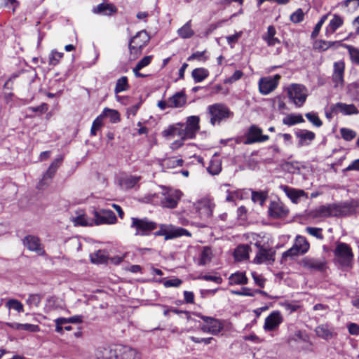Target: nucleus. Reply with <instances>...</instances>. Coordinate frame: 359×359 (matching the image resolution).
Segmentation results:
<instances>
[{
	"instance_id": "obj_1",
	"label": "nucleus",
	"mask_w": 359,
	"mask_h": 359,
	"mask_svg": "<svg viewBox=\"0 0 359 359\" xmlns=\"http://www.w3.org/2000/svg\"><path fill=\"white\" fill-rule=\"evenodd\" d=\"M333 253L334 262L341 268L347 269L352 267L353 254L348 244L341 242L337 243Z\"/></svg>"
},
{
	"instance_id": "obj_2",
	"label": "nucleus",
	"mask_w": 359,
	"mask_h": 359,
	"mask_svg": "<svg viewBox=\"0 0 359 359\" xmlns=\"http://www.w3.org/2000/svg\"><path fill=\"white\" fill-rule=\"evenodd\" d=\"M310 248V244L304 236L297 235L292 246L282 254L281 262H285L287 259H294L296 257L306 254Z\"/></svg>"
},
{
	"instance_id": "obj_3",
	"label": "nucleus",
	"mask_w": 359,
	"mask_h": 359,
	"mask_svg": "<svg viewBox=\"0 0 359 359\" xmlns=\"http://www.w3.org/2000/svg\"><path fill=\"white\" fill-rule=\"evenodd\" d=\"M150 41V36L145 30L138 32L131 38L129 43L130 57L131 60L137 59L142 52V49Z\"/></svg>"
},
{
	"instance_id": "obj_4",
	"label": "nucleus",
	"mask_w": 359,
	"mask_h": 359,
	"mask_svg": "<svg viewBox=\"0 0 359 359\" xmlns=\"http://www.w3.org/2000/svg\"><path fill=\"white\" fill-rule=\"evenodd\" d=\"M208 113L210 116V122L212 126L219 124L229 117L233 116V113L229 107L221 103H216L208 106Z\"/></svg>"
},
{
	"instance_id": "obj_5",
	"label": "nucleus",
	"mask_w": 359,
	"mask_h": 359,
	"mask_svg": "<svg viewBox=\"0 0 359 359\" xmlns=\"http://www.w3.org/2000/svg\"><path fill=\"white\" fill-rule=\"evenodd\" d=\"M131 221L130 227L135 229V236H148L151 231L157 228V224L147 217H132Z\"/></svg>"
},
{
	"instance_id": "obj_6",
	"label": "nucleus",
	"mask_w": 359,
	"mask_h": 359,
	"mask_svg": "<svg viewBox=\"0 0 359 359\" xmlns=\"http://www.w3.org/2000/svg\"><path fill=\"white\" fill-rule=\"evenodd\" d=\"M289 98L297 107H301L305 102L307 97V90L301 84H292L287 88Z\"/></svg>"
},
{
	"instance_id": "obj_7",
	"label": "nucleus",
	"mask_w": 359,
	"mask_h": 359,
	"mask_svg": "<svg viewBox=\"0 0 359 359\" xmlns=\"http://www.w3.org/2000/svg\"><path fill=\"white\" fill-rule=\"evenodd\" d=\"M184 125L182 123H175L169 126L163 132V136L171 139L175 137L180 138V141H176L172 144V148H177L182 145V141L185 140V135L183 130Z\"/></svg>"
},
{
	"instance_id": "obj_8",
	"label": "nucleus",
	"mask_w": 359,
	"mask_h": 359,
	"mask_svg": "<svg viewBox=\"0 0 359 359\" xmlns=\"http://www.w3.org/2000/svg\"><path fill=\"white\" fill-rule=\"evenodd\" d=\"M269 139V135L262 134V129L256 125H252L245 133V144L264 142Z\"/></svg>"
},
{
	"instance_id": "obj_9",
	"label": "nucleus",
	"mask_w": 359,
	"mask_h": 359,
	"mask_svg": "<svg viewBox=\"0 0 359 359\" xmlns=\"http://www.w3.org/2000/svg\"><path fill=\"white\" fill-rule=\"evenodd\" d=\"M326 259L325 257H305L302 258L299 264L304 269L309 271H323L326 266Z\"/></svg>"
},
{
	"instance_id": "obj_10",
	"label": "nucleus",
	"mask_w": 359,
	"mask_h": 359,
	"mask_svg": "<svg viewBox=\"0 0 359 359\" xmlns=\"http://www.w3.org/2000/svg\"><path fill=\"white\" fill-rule=\"evenodd\" d=\"M280 76L276 74L273 76H266L259 79V89L262 95H268L278 86Z\"/></svg>"
},
{
	"instance_id": "obj_11",
	"label": "nucleus",
	"mask_w": 359,
	"mask_h": 359,
	"mask_svg": "<svg viewBox=\"0 0 359 359\" xmlns=\"http://www.w3.org/2000/svg\"><path fill=\"white\" fill-rule=\"evenodd\" d=\"M283 321V318L280 312L278 311H274L265 318L263 328L266 332L275 331L278 328Z\"/></svg>"
},
{
	"instance_id": "obj_12",
	"label": "nucleus",
	"mask_w": 359,
	"mask_h": 359,
	"mask_svg": "<svg viewBox=\"0 0 359 359\" xmlns=\"http://www.w3.org/2000/svg\"><path fill=\"white\" fill-rule=\"evenodd\" d=\"M200 118L198 116H191L187 118L186 126L183 128L185 139H193L200 129Z\"/></svg>"
},
{
	"instance_id": "obj_13",
	"label": "nucleus",
	"mask_w": 359,
	"mask_h": 359,
	"mask_svg": "<svg viewBox=\"0 0 359 359\" xmlns=\"http://www.w3.org/2000/svg\"><path fill=\"white\" fill-rule=\"evenodd\" d=\"M95 224H114L116 223L117 218L114 212L109 210L102 209L94 213Z\"/></svg>"
},
{
	"instance_id": "obj_14",
	"label": "nucleus",
	"mask_w": 359,
	"mask_h": 359,
	"mask_svg": "<svg viewBox=\"0 0 359 359\" xmlns=\"http://www.w3.org/2000/svg\"><path fill=\"white\" fill-rule=\"evenodd\" d=\"M269 215L273 219L285 217L289 212L287 208L280 201H271L269 207Z\"/></svg>"
},
{
	"instance_id": "obj_15",
	"label": "nucleus",
	"mask_w": 359,
	"mask_h": 359,
	"mask_svg": "<svg viewBox=\"0 0 359 359\" xmlns=\"http://www.w3.org/2000/svg\"><path fill=\"white\" fill-rule=\"evenodd\" d=\"M182 192L179 190H169L164 194V198L161 200V205L164 208H174L182 197Z\"/></svg>"
},
{
	"instance_id": "obj_16",
	"label": "nucleus",
	"mask_w": 359,
	"mask_h": 359,
	"mask_svg": "<svg viewBox=\"0 0 359 359\" xmlns=\"http://www.w3.org/2000/svg\"><path fill=\"white\" fill-rule=\"evenodd\" d=\"M141 353L136 349L126 346L116 348V359H141Z\"/></svg>"
},
{
	"instance_id": "obj_17",
	"label": "nucleus",
	"mask_w": 359,
	"mask_h": 359,
	"mask_svg": "<svg viewBox=\"0 0 359 359\" xmlns=\"http://www.w3.org/2000/svg\"><path fill=\"white\" fill-rule=\"evenodd\" d=\"M255 245L259 248L254 262L257 264L273 262L274 261L275 252L272 249H266L256 243Z\"/></svg>"
},
{
	"instance_id": "obj_18",
	"label": "nucleus",
	"mask_w": 359,
	"mask_h": 359,
	"mask_svg": "<svg viewBox=\"0 0 359 359\" xmlns=\"http://www.w3.org/2000/svg\"><path fill=\"white\" fill-rule=\"evenodd\" d=\"M215 204L209 198H203L198 201L196 208L201 218L210 217L212 214Z\"/></svg>"
},
{
	"instance_id": "obj_19",
	"label": "nucleus",
	"mask_w": 359,
	"mask_h": 359,
	"mask_svg": "<svg viewBox=\"0 0 359 359\" xmlns=\"http://www.w3.org/2000/svg\"><path fill=\"white\" fill-rule=\"evenodd\" d=\"M22 242L24 245L29 250L36 252L39 255H43L44 253L40 239L37 236L32 235L27 236L24 238Z\"/></svg>"
},
{
	"instance_id": "obj_20",
	"label": "nucleus",
	"mask_w": 359,
	"mask_h": 359,
	"mask_svg": "<svg viewBox=\"0 0 359 359\" xmlns=\"http://www.w3.org/2000/svg\"><path fill=\"white\" fill-rule=\"evenodd\" d=\"M280 189L284 191L286 196L294 203H298L300 198L302 197L307 198V194L304 190L294 189L287 185H281Z\"/></svg>"
},
{
	"instance_id": "obj_21",
	"label": "nucleus",
	"mask_w": 359,
	"mask_h": 359,
	"mask_svg": "<svg viewBox=\"0 0 359 359\" xmlns=\"http://www.w3.org/2000/svg\"><path fill=\"white\" fill-rule=\"evenodd\" d=\"M345 65L343 61L334 63V72L332 76L334 87L342 86L344 84V74Z\"/></svg>"
},
{
	"instance_id": "obj_22",
	"label": "nucleus",
	"mask_w": 359,
	"mask_h": 359,
	"mask_svg": "<svg viewBox=\"0 0 359 359\" xmlns=\"http://www.w3.org/2000/svg\"><path fill=\"white\" fill-rule=\"evenodd\" d=\"M294 134L299 140V147L309 145L316 137V135L313 132L304 129H299L295 131Z\"/></svg>"
},
{
	"instance_id": "obj_23",
	"label": "nucleus",
	"mask_w": 359,
	"mask_h": 359,
	"mask_svg": "<svg viewBox=\"0 0 359 359\" xmlns=\"http://www.w3.org/2000/svg\"><path fill=\"white\" fill-rule=\"evenodd\" d=\"M332 110L336 113H341L344 116L358 114L359 111L353 104H347L343 102H337L332 106Z\"/></svg>"
},
{
	"instance_id": "obj_24",
	"label": "nucleus",
	"mask_w": 359,
	"mask_h": 359,
	"mask_svg": "<svg viewBox=\"0 0 359 359\" xmlns=\"http://www.w3.org/2000/svg\"><path fill=\"white\" fill-rule=\"evenodd\" d=\"M141 180V176L125 175L118 180L119 186L123 189L133 188Z\"/></svg>"
},
{
	"instance_id": "obj_25",
	"label": "nucleus",
	"mask_w": 359,
	"mask_h": 359,
	"mask_svg": "<svg viewBox=\"0 0 359 359\" xmlns=\"http://www.w3.org/2000/svg\"><path fill=\"white\" fill-rule=\"evenodd\" d=\"M62 161V158H56L49 166L48 169L43 175L41 182H39V186L42 187L44 184L48 183V180L52 179V177L55 174L57 168L60 167V163Z\"/></svg>"
},
{
	"instance_id": "obj_26",
	"label": "nucleus",
	"mask_w": 359,
	"mask_h": 359,
	"mask_svg": "<svg viewBox=\"0 0 359 359\" xmlns=\"http://www.w3.org/2000/svg\"><path fill=\"white\" fill-rule=\"evenodd\" d=\"M344 24V18L339 15L334 14L325 29V35L330 37L335 31Z\"/></svg>"
},
{
	"instance_id": "obj_27",
	"label": "nucleus",
	"mask_w": 359,
	"mask_h": 359,
	"mask_svg": "<svg viewBox=\"0 0 359 359\" xmlns=\"http://www.w3.org/2000/svg\"><path fill=\"white\" fill-rule=\"evenodd\" d=\"M116 348L111 349L104 346L97 348L94 353L96 359H116Z\"/></svg>"
},
{
	"instance_id": "obj_28",
	"label": "nucleus",
	"mask_w": 359,
	"mask_h": 359,
	"mask_svg": "<svg viewBox=\"0 0 359 359\" xmlns=\"http://www.w3.org/2000/svg\"><path fill=\"white\" fill-rule=\"evenodd\" d=\"M182 236H191V234L185 229L167 225L166 240L178 238Z\"/></svg>"
},
{
	"instance_id": "obj_29",
	"label": "nucleus",
	"mask_w": 359,
	"mask_h": 359,
	"mask_svg": "<svg viewBox=\"0 0 359 359\" xmlns=\"http://www.w3.org/2000/svg\"><path fill=\"white\" fill-rule=\"evenodd\" d=\"M94 13L103 15H111L117 11L116 7L112 4L102 3L98 4L93 10Z\"/></svg>"
},
{
	"instance_id": "obj_30",
	"label": "nucleus",
	"mask_w": 359,
	"mask_h": 359,
	"mask_svg": "<svg viewBox=\"0 0 359 359\" xmlns=\"http://www.w3.org/2000/svg\"><path fill=\"white\" fill-rule=\"evenodd\" d=\"M276 31L273 25H270L267 28V32L262 36V39L265 41L269 46H275L280 44V40L275 36Z\"/></svg>"
},
{
	"instance_id": "obj_31",
	"label": "nucleus",
	"mask_w": 359,
	"mask_h": 359,
	"mask_svg": "<svg viewBox=\"0 0 359 359\" xmlns=\"http://www.w3.org/2000/svg\"><path fill=\"white\" fill-rule=\"evenodd\" d=\"M187 102V97L184 93L178 92L168 99L169 107L179 108L183 107Z\"/></svg>"
},
{
	"instance_id": "obj_32",
	"label": "nucleus",
	"mask_w": 359,
	"mask_h": 359,
	"mask_svg": "<svg viewBox=\"0 0 359 359\" xmlns=\"http://www.w3.org/2000/svg\"><path fill=\"white\" fill-rule=\"evenodd\" d=\"M205 319V323L208 324L210 330H211L210 334L217 335L223 330L224 325L220 320L212 317Z\"/></svg>"
},
{
	"instance_id": "obj_33",
	"label": "nucleus",
	"mask_w": 359,
	"mask_h": 359,
	"mask_svg": "<svg viewBox=\"0 0 359 359\" xmlns=\"http://www.w3.org/2000/svg\"><path fill=\"white\" fill-rule=\"evenodd\" d=\"M333 328L327 324L318 325L315 331L316 334L324 339H330L333 336Z\"/></svg>"
},
{
	"instance_id": "obj_34",
	"label": "nucleus",
	"mask_w": 359,
	"mask_h": 359,
	"mask_svg": "<svg viewBox=\"0 0 359 359\" xmlns=\"http://www.w3.org/2000/svg\"><path fill=\"white\" fill-rule=\"evenodd\" d=\"M230 285H245L248 283V278L243 272H237L231 274L229 278Z\"/></svg>"
},
{
	"instance_id": "obj_35",
	"label": "nucleus",
	"mask_w": 359,
	"mask_h": 359,
	"mask_svg": "<svg viewBox=\"0 0 359 359\" xmlns=\"http://www.w3.org/2000/svg\"><path fill=\"white\" fill-rule=\"evenodd\" d=\"M178 35L182 39H189L194 35V31L191 29V21L189 20L177 30Z\"/></svg>"
},
{
	"instance_id": "obj_36",
	"label": "nucleus",
	"mask_w": 359,
	"mask_h": 359,
	"mask_svg": "<svg viewBox=\"0 0 359 359\" xmlns=\"http://www.w3.org/2000/svg\"><path fill=\"white\" fill-rule=\"evenodd\" d=\"M249 254V247L248 245H239L234 251V257L237 261H243L248 259Z\"/></svg>"
},
{
	"instance_id": "obj_37",
	"label": "nucleus",
	"mask_w": 359,
	"mask_h": 359,
	"mask_svg": "<svg viewBox=\"0 0 359 359\" xmlns=\"http://www.w3.org/2000/svg\"><path fill=\"white\" fill-rule=\"evenodd\" d=\"M333 214V207L331 205H321L314 210V215L318 217H327Z\"/></svg>"
},
{
	"instance_id": "obj_38",
	"label": "nucleus",
	"mask_w": 359,
	"mask_h": 359,
	"mask_svg": "<svg viewBox=\"0 0 359 359\" xmlns=\"http://www.w3.org/2000/svg\"><path fill=\"white\" fill-rule=\"evenodd\" d=\"M207 170L212 175H218L222 170L221 161L217 158H212Z\"/></svg>"
},
{
	"instance_id": "obj_39",
	"label": "nucleus",
	"mask_w": 359,
	"mask_h": 359,
	"mask_svg": "<svg viewBox=\"0 0 359 359\" xmlns=\"http://www.w3.org/2000/svg\"><path fill=\"white\" fill-rule=\"evenodd\" d=\"M191 75L194 81L196 83H199L208 76L209 72L205 68H196L193 70Z\"/></svg>"
},
{
	"instance_id": "obj_40",
	"label": "nucleus",
	"mask_w": 359,
	"mask_h": 359,
	"mask_svg": "<svg viewBox=\"0 0 359 359\" xmlns=\"http://www.w3.org/2000/svg\"><path fill=\"white\" fill-rule=\"evenodd\" d=\"M130 86L128 82V78L126 76H123L116 81L114 93L118 94L121 92L128 90Z\"/></svg>"
},
{
	"instance_id": "obj_41",
	"label": "nucleus",
	"mask_w": 359,
	"mask_h": 359,
	"mask_svg": "<svg viewBox=\"0 0 359 359\" xmlns=\"http://www.w3.org/2000/svg\"><path fill=\"white\" fill-rule=\"evenodd\" d=\"M107 253L104 250H97L90 255V259L93 263L102 264L107 260Z\"/></svg>"
},
{
	"instance_id": "obj_42",
	"label": "nucleus",
	"mask_w": 359,
	"mask_h": 359,
	"mask_svg": "<svg viewBox=\"0 0 359 359\" xmlns=\"http://www.w3.org/2000/svg\"><path fill=\"white\" fill-rule=\"evenodd\" d=\"M183 163L184 161L182 158L172 156L165 159L163 162V165L167 168H175L182 166Z\"/></svg>"
},
{
	"instance_id": "obj_43",
	"label": "nucleus",
	"mask_w": 359,
	"mask_h": 359,
	"mask_svg": "<svg viewBox=\"0 0 359 359\" xmlns=\"http://www.w3.org/2000/svg\"><path fill=\"white\" fill-rule=\"evenodd\" d=\"M304 122L302 115L290 114L283 119V123L287 126H293L299 123Z\"/></svg>"
},
{
	"instance_id": "obj_44",
	"label": "nucleus",
	"mask_w": 359,
	"mask_h": 359,
	"mask_svg": "<svg viewBox=\"0 0 359 359\" xmlns=\"http://www.w3.org/2000/svg\"><path fill=\"white\" fill-rule=\"evenodd\" d=\"M211 259H212V252H211L210 248H208V247L203 248V249L201 253V255H200L198 264L200 265L204 266V265L207 264L208 263H209L210 262Z\"/></svg>"
},
{
	"instance_id": "obj_45",
	"label": "nucleus",
	"mask_w": 359,
	"mask_h": 359,
	"mask_svg": "<svg viewBox=\"0 0 359 359\" xmlns=\"http://www.w3.org/2000/svg\"><path fill=\"white\" fill-rule=\"evenodd\" d=\"M342 46L348 50L352 62L359 65V49L351 45L344 44Z\"/></svg>"
},
{
	"instance_id": "obj_46",
	"label": "nucleus",
	"mask_w": 359,
	"mask_h": 359,
	"mask_svg": "<svg viewBox=\"0 0 359 359\" xmlns=\"http://www.w3.org/2000/svg\"><path fill=\"white\" fill-rule=\"evenodd\" d=\"M6 306L9 309H14L18 313H21L24 311V306L23 304L18 300L15 299H11L8 300V302L6 304Z\"/></svg>"
},
{
	"instance_id": "obj_47",
	"label": "nucleus",
	"mask_w": 359,
	"mask_h": 359,
	"mask_svg": "<svg viewBox=\"0 0 359 359\" xmlns=\"http://www.w3.org/2000/svg\"><path fill=\"white\" fill-rule=\"evenodd\" d=\"M42 296L38 294H31L26 300L27 304L29 307H38L41 303Z\"/></svg>"
},
{
	"instance_id": "obj_48",
	"label": "nucleus",
	"mask_w": 359,
	"mask_h": 359,
	"mask_svg": "<svg viewBox=\"0 0 359 359\" xmlns=\"http://www.w3.org/2000/svg\"><path fill=\"white\" fill-rule=\"evenodd\" d=\"M15 328L20 330H25L30 332H37L40 328L37 325L29 324V323H17Z\"/></svg>"
},
{
	"instance_id": "obj_49",
	"label": "nucleus",
	"mask_w": 359,
	"mask_h": 359,
	"mask_svg": "<svg viewBox=\"0 0 359 359\" xmlns=\"http://www.w3.org/2000/svg\"><path fill=\"white\" fill-rule=\"evenodd\" d=\"M101 115H102V118L104 116L109 117L111 121L112 122H114V123L117 122V121H118L120 120L119 114L115 109H109V108H105L103 110L102 114Z\"/></svg>"
},
{
	"instance_id": "obj_50",
	"label": "nucleus",
	"mask_w": 359,
	"mask_h": 359,
	"mask_svg": "<svg viewBox=\"0 0 359 359\" xmlns=\"http://www.w3.org/2000/svg\"><path fill=\"white\" fill-rule=\"evenodd\" d=\"M63 57V53L57 50H52L49 55V65H57Z\"/></svg>"
},
{
	"instance_id": "obj_51",
	"label": "nucleus",
	"mask_w": 359,
	"mask_h": 359,
	"mask_svg": "<svg viewBox=\"0 0 359 359\" xmlns=\"http://www.w3.org/2000/svg\"><path fill=\"white\" fill-rule=\"evenodd\" d=\"M305 231L311 236L316 237L319 240H323L324 238L323 234V229L317 227H311L308 226L306 228Z\"/></svg>"
},
{
	"instance_id": "obj_52",
	"label": "nucleus",
	"mask_w": 359,
	"mask_h": 359,
	"mask_svg": "<svg viewBox=\"0 0 359 359\" xmlns=\"http://www.w3.org/2000/svg\"><path fill=\"white\" fill-rule=\"evenodd\" d=\"M161 283H162L165 287H178L181 285L182 283V280L180 278H175L172 279L168 280H161Z\"/></svg>"
},
{
	"instance_id": "obj_53",
	"label": "nucleus",
	"mask_w": 359,
	"mask_h": 359,
	"mask_svg": "<svg viewBox=\"0 0 359 359\" xmlns=\"http://www.w3.org/2000/svg\"><path fill=\"white\" fill-rule=\"evenodd\" d=\"M266 199V194L263 192L252 191V200L258 203L260 205H263Z\"/></svg>"
},
{
	"instance_id": "obj_54",
	"label": "nucleus",
	"mask_w": 359,
	"mask_h": 359,
	"mask_svg": "<svg viewBox=\"0 0 359 359\" xmlns=\"http://www.w3.org/2000/svg\"><path fill=\"white\" fill-rule=\"evenodd\" d=\"M307 119L316 127H320L323 124L322 121L319 118L318 116L313 112L306 113L305 114Z\"/></svg>"
},
{
	"instance_id": "obj_55",
	"label": "nucleus",
	"mask_w": 359,
	"mask_h": 359,
	"mask_svg": "<svg viewBox=\"0 0 359 359\" xmlns=\"http://www.w3.org/2000/svg\"><path fill=\"white\" fill-rule=\"evenodd\" d=\"M304 13L302 8H298L295 12L291 14L290 20L294 23H299L303 21Z\"/></svg>"
},
{
	"instance_id": "obj_56",
	"label": "nucleus",
	"mask_w": 359,
	"mask_h": 359,
	"mask_svg": "<svg viewBox=\"0 0 359 359\" xmlns=\"http://www.w3.org/2000/svg\"><path fill=\"white\" fill-rule=\"evenodd\" d=\"M340 133L342 137L346 141H351L356 136L355 132L348 128H341Z\"/></svg>"
},
{
	"instance_id": "obj_57",
	"label": "nucleus",
	"mask_w": 359,
	"mask_h": 359,
	"mask_svg": "<svg viewBox=\"0 0 359 359\" xmlns=\"http://www.w3.org/2000/svg\"><path fill=\"white\" fill-rule=\"evenodd\" d=\"M152 57H153L151 55L144 57L137 62V64L134 68H135L136 71L141 70L142 68L148 66L151 63Z\"/></svg>"
},
{
	"instance_id": "obj_58",
	"label": "nucleus",
	"mask_w": 359,
	"mask_h": 359,
	"mask_svg": "<svg viewBox=\"0 0 359 359\" xmlns=\"http://www.w3.org/2000/svg\"><path fill=\"white\" fill-rule=\"evenodd\" d=\"M102 125V115L98 116L93 121L90 129V134L92 135H96V131L98 130Z\"/></svg>"
},
{
	"instance_id": "obj_59",
	"label": "nucleus",
	"mask_w": 359,
	"mask_h": 359,
	"mask_svg": "<svg viewBox=\"0 0 359 359\" xmlns=\"http://www.w3.org/2000/svg\"><path fill=\"white\" fill-rule=\"evenodd\" d=\"M327 15H324L323 16H322V18H320V20L318 22V23L316 25L312 33H311V37L312 38H316L318 34H319V32L323 26V25L325 23V20H327Z\"/></svg>"
},
{
	"instance_id": "obj_60",
	"label": "nucleus",
	"mask_w": 359,
	"mask_h": 359,
	"mask_svg": "<svg viewBox=\"0 0 359 359\" xmlns=\"http://www.w3.org/2000/svg\"><path fill=\"white\" fill-rule=\"evenodd\" d=\"M231 293L239 296H255V292H252V290L248 287H243L241 290H231Z\"/></svg>"
},
{
	"instance_id": "obj_61",
	"label": "nucleus",
	"mask_w": 359,
	"mask_h": 359,
	"mask_svg": "<svg viewBox=\"0 0 359 359\" xmlns=\"http://www.w3.org/2000/svg\"><path fill=\"white\" fill-rule=\"evenodd\" d=\"M335 43H339V41H316L315 43V46L317 48L321 50H326L328 49L331 46L335 44Z\"/></svg>"
},
{
	"instance_id": "obj_62",
	"label": "nucleus",
	"mask_w": 359,
	"mask_h": 359,
	"mask_svg": "<svg viewBox=\"0 0 359 359\" xmlns=\"http://www.w3.org/2000/svg\"><path fill=\"white\" fill-rule=\"evenodd\" d=\"M198 278L207 281H213L217 284H220L222 282V278L219 276L204 275L199 276Z\"/></svg>"
},
{
	"instance_id": "obj_63",
	"label": "nucleus",
	"mask_w": 359,
	"mask_h": 359,
	"mask_svg": "<svg viewBox=\"0 0 359 359\" xmlns=\"http://www.w3.org/2000/svg\"><path fill=\"white\" fill-rule=\"evenodd\" d=\"M241 35H242V32H238L235 33L233 35L226 36V39L227 41L228 44H229L232 47L233 45L238 41V39H240Z\"/></svg>"
},
{
	"instance_id": "obj_64",
	"label": "nucleus",
	"mask_w": 359,
	"mask_h": 359,
	"mask_svg": "<svg viewBox=\"0 0 359 359\" xmlns=\"http://www.w3.org/2000/svg\"><path fill=\"white\" fill-rule=\"evenodd\" d=\"M74 222L76 225L88 226L89 225L84 215H81L74 218Z\"/></svg>"
}]
</instances>
